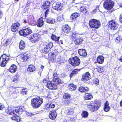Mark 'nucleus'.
Segmentation results:
<instances>
[{
    "mask_svg": "<svg viewBox=\"0 0 122 122\" xmlns=\"http://www.w3.org/2000/svg\"><path fill=\"white\" fill-rule=\"evenodd\" d=\"M93 96L91 94L89 93H86L85 96V99L86 100H89L92 98Z\"/></svg>",
    "mask_w": 122,
    "mask_h": 122,
    "instance_id": "2f4dec72",
    "label": "nucleus"
},
{
    "mask_svg": "<svg viewBox=\"0 0 122 122\" xmlns=\"http://www.w3.org/2000/svg\"><path fill=\"white\" fill-rule=\"evenodd\" d=\"M7 61H4L2 58H0V66L4 67Z\"/></svg>",
    "mask_w": 122,
    "mask_h": 122,
    "instance_id": "f704fd0d",
    "label": "nucleus"
},
{
    "mask_svg": "<svg viewBox=\"0 0 122 122\" xmlns=\"http://www.w3.org/2000/svg\"><path fill=\"white\" fill-rule=\"evenodd\" d=\"M23 109L22 108H19V109H15L16 114L18 113L19 114H21L23 112Z\"/></svg>",
    "mask_w": 122,
    "mask_h": 122,
    "instance_id": "58836bf2",
    "label": "nucleus"
},
{
    "mask_svg": "<svg viewBox=\"0 0 122 122\" xmlns=\"http://www.w3.org/2000/svg\"><path fill=\"white\" fill-rule=\"evenodd\" d=\"M23 22L24 23L26 24L28 23L29 25H34L36 24L35 23H32V21L30 22L29 19H24L23 20Z\"/></svg>",
    "mask_w": 122,
    "mask_h": 122,
    "instance_id": "c85d7f7f",
    "label": "nucleus"
},
{
    "mask_svg": "<svg viewBox=\"0 0 122 122\" xmlns=\"http://www.w3.org/2000/svg\"><path fill=\"white\" fill-rule=\"evenodd\" d=\"M80 16V15L77 13H75L72 14L70 16V19L73 21H75L76 18Z\"/></svg>",
    "mask_w": 122,
    "mask_h": 122,
    "instance_id": "4be33fe9",
    "label": "nucleus"
},
{
    "mask_svg": "<svg viewBox=\"0 0 122 122\" xmlns=\"http://www.w3.org/2000/svg\"><path fill=\"white\" fill-rule=\"evenodd\" d=\"M91 78V75L88 72H87L83 74L82 76L81 80L84 81H86Z\"/></svg>",
    "mask_w": 122,
    "mask_h": 122,
    "instance_id": "9d476101",
    "label": "nucleus"
},
{
    "mask_svg": "<svg viewBox=\"0 0 122 122\" xmlns=\"http://www.w3.org/2000/svg\"><path fill=\"white\" fill-rule=\"evenodd\" d=\"M53 80V81L57 82L58 84H61L62 83L61 80L58 77H55Z\"/></svg>",
    "mask_w": 122,
    "mask_h": 122,
    "instance_id": "72a5a7b5",
    "label": "nucleus"
},
{
    "mask_svg": "<svg viewBox=\"0 0 122 122\" xmlns=\"http://www.w3.org/2000/svg\"><path fill=\"white\" fill-rule=\"evenodd\" d=\"M109 103L107 101L105 103L104 105V110L106 112H108L109 111L110 109V107L109 106Z\"/></svg>",
    "mask_w": 122,
    "mask_h": 122,
    "instance_id": "aec40b11",
    "label": "nucleus"
},
{
    "mask_svg": "<svg viewBox=\"0 0 122 122\" xmlns=\"http://www.w3.org/2000/svg\"><path fill=\"white\" fill-rule=\"evenodd\" d=\"M69 61V63L74 66H77L80 63V59L77 56L70 59Z\"/></svg>",
    "mask_w": 122,
    "mask_h": 122,
    "instance_id": "20e7f679",
    "label": "nucleus"
},
{
    "mask_svg": "<svg viewBox=\"0 0 122 122\" xmlns=\"http://www.w3.org/2000/svg\"><path fill=\"white\" fill-rule=\"evenodd\" d=\"M120 22L122 23V14H121L120 16Z\"/></svg>",
    "mask_w": 122,
    "mask_h": 122,
    "instance_id": "0e129e2a",
    "label": "nucleus"
},
{
    "mask_svg": "<svg viewBox=\"0 0 122 122\" xmlns=\"http://www.w3.org/2000/svg\"><path fill=\"white\" fill-rule=\"evenodd\" d=\"M63 19V18L62 15L59 16L57 18V20L59 21H61Z\"/></svg>",
    "mask_w": 122,
    "mask_h": 122,
    "instance_id": "09e8293b",
    "label": "nucleus"
},
{
    "mask_svg": "<svg viewBox=\"0 0 122 122\" xmlns=\"http://www.w3.org/2000/svg\"><path fill=\"white\" fill-rule=\"evenodd\" d=\"M50 5V2L46 1L42 5V9L46 10V9L48 8Z\"/></svg>",
    "mask_w": 122,
    "mask_h": 122,
    "instance_id": "b1692460",
    "label": "nucleus"
},
{
    "mask_svg": "<svg viewBox=\"0 0 122 122\" xmlns=\"http://www.w3.org/2000/svg\"><path fill=\"white\" fill-rule=\"evenodd\" d=\"M87 107L90 111L93 112L97 110L100 106L101 104L98 102H94L87 105Z\"/></svg>",
    "mask_w": 122,
    "mask_h": 122,
    "instance_id": "f03ea898",
    "label": "nucleus"
},
{
    "mask_svg": "<svg viewBox=\"0 0 122 122\" xmlns=\"http://www.w3.org/2000/svg\"><path fill=\"white\" fill-rule=\"evenodd\" d=\"M43 102V100L40 97H36L31 100V105L34 108H37L40 107Z\"/></svg>",
    "mask_w": 122,
    "mask_h": 122,
    "instance_id": "f257e3e1",
    "label": "nucleus"
},
{
    "mask_svg": "<svg viewBox=\"0 0 122 122\" xmlns=\"http://www.w3.org/2000/svg\"><path fill=\"white\" fill-rule=\"evenodd\" d=\"M80 9L81 12L84 14L86 13V10L85 6H83L80 7Z\"/></svg>",
    "mask_w": 122,
    "mask_h": 122,
    "instance_id": "ea45409f",
    "label": "nucleus"
},
{
    "mask_svg": "<svg viewBox=\"0 0 122 122\" xmlns=\"http://www.w3.org/2000/svg\"><path fill=\"white\" fill-rule=\"evenodd\" d=\"M9 43V39H7L5 42V43L4 44V45L5 46H6Z\"/></svg>",
    "mask_w": 122,
    "mask_h": 122,
    "instance_id": "4d7b16f0",
    "label": "nucleus"
},
{
    "mask_svg": "<svg viewBox=\"0 0 122 122\" xmlns=\"http://www.w3.org/2000/svg\"><path fill=\"white\" fill-rule=\"evenodd\" d=\"M26 114L27 115L30 116H32L34 115L33 114L30 112H27V113Z\"/></svg>",
    "mask_w": 122,
    "mask_h": 122,
    "instance_id": "6e6d98bb",
    "label": "nucleus"
},
{
    "mask_svg": "<svg viewBox=\"0 0 122 122\" xmlns=\"http://www.w3.org/2000/svg\"><path fill=\"white\" fill-rule=\"evenodd\" d=\"M77 88V86L71 83L69 84L68 86L69 90L71 91L75 90Z\"/></svg>",
    "mask_w": 122,
    "mask_h": 122,
    "instance_id": "393cba45",
    "label": "nucleus"
},
{
    "mask_svg": "<svg viewBox=\"0 0 122 122\" xmlns=\"http://www.w3.org/2000/svg\"><path fill=\"white\" fill-rule=\"evenodd\" d=\"M78 53L80 55L83 56H86L87 55L86 51L83 49H80L78 50Z\"/></svg>",
    "mask_w": 122,
    "mask_h": 122,
    "instance_id": "6ab92c4d",
    "label": "nucleus"
},
{
    "mask_svg": "<svg viewBox=\"0 0 122 122\" xmlns=\"http://www.w3.org/2000/svg\"><path fill=\"white\" fill-rule=\"evenodd\" d=\"M46 21L47 23L53 24L55 23V20L54 19L48 17L46 19Z\"/></svg>",
    "mask_w": 122,
    "mask_h": 122,
    "instance_id": "cd10ccee",
    "label": "nucleus"
},
{
    "mask_svg": "<svg viewBox=\"0 0 122 122\" xmlns=\"http://www.w3.org/2000/svg\"><path fill=\"white\" fill-rule=\"evenodd\" d=\"M34 19V16L32 15H29L28 17V19L29 20L30 22L32 21V23L33 22V20Z\"/></svg>",
    "mask_w": 122,
    "mask_h": 122,
    "instance_id": "a18cd8bd",
    "label": "nucleus"
},
{
    "mask_svg": "<svg viewBox=\"0 0 122 122\" xmlns=\"http://www.w3.org/2000/svg\"><path fill=\"white\" fill-rule=\"evenodd\" d=\"M90 26L91 28L97 29L101 26V24L99 20L95 19H92L89 22Z\"/></svg>",
    "mask_w": 122,
    "mask_h": 122,
    "instance_id": "7ed1b4c3",
    "label": "nucleus"
},
{
    "mask_svg": "<svg viewBox=\"0 0 122 122\" xmlns=\"http://www.w3.org/2000/svg\"><path fill=\"white\" fill-rule=\"evenodd\" d=\"M114 5V2L112 0H107L104 2L103 6L105 9L109 10L113 8Z\"/></svg>",
    "mask_w": 122,
    "mask_h": 122,
    "instance_id": "39448f33",
    "label": "nucleus"
},
{
    "mask_svg": "<svg viewBox=\"0 0 122 122\" xmlns=\"http://www.w3.org/2000/svg\"><path fill=\"white\" fill-rule=\"evenodd\" d=\"M50 61L53 62H55L56 61V57L57 56V54L56 53L52 52L51 54Z\"/></svg>",
    "mask_w": 122,
    "mask_h": 122,
    "instance_id": "dca6fc26",
    "label": "nucleus"
},
{
    "mask_svg": "<svg viewBox=\"0 0 122 122\" xmlns=\"http://www.w3.org/2000/svg\"><path fill=\"white\" fill-rule=\"evenodd\" d=\"M53 79H54L55 77H58L57 76H56L57 74L56 73H54L53 74Z\"/></svg>",
    "mask_w": 122,
    "mask_h": 122,
    "instance_id": "69168bd1",
    "label": "nucleus"
},
{
    "mask_svg": "<svg viewBox=\"0 0 122 122\" xmlns=\"http://www.w3.org/2000/svg\"><path fill=\"white\" fill-rule=\"evenodd\" d=\"M4 107V106L2 104L0 103V110H2Z\"/></svg>",
    "mask_w": 122,
    "mask_h": 122,
    "instance_id": "864d4df0",
    "label": "nucleus"
},
{
    "mask_svg": "<svg viewBox=\"0 0 122 122\" xmlns=\"http://www.w3.org/2000/svg\"><path fill=\"white\" fill-rule=\"evenodd\" d=\"M27 91V89L26 88H25L24 89H22L20 91V92L22 95H24L26 94V92Z\"/></svg>",
    "mask_w": 122,
    "mask_h": 122,
    "instance_id": "37998d69",
    "label": "nucleus"
},
{
    "mask_svg": "<svg viewBox=\"0 0 122 122\" xmlns=\"http://www.w3.org/2000/svg\"><path fill=\"white\" fill-rule=\"evenodd\" d=\"M63 97L65 99L69 98L71 97V95L68 93H65L63 94Z\"/></svg>",
    "mask_w": 122,
    "mask_h": 122,
    "instance_id": "a19ab883",
    "label": "nucleus"
},
{
    "mask_svg": "<svg viewBox=\"0 0 122 122\" xmlns=\"http://www.w3.org/2000/svg\"><path fill=\"white\" fill-rule=\"evenodd\" d=\"M49 107L50 108H53L55 107V105L54 104L51 103L49 105Z\"/></svg>",
    "mask_w": 122,
    "mask_h": 122,
    "instance_id": "13d9d810",
    "label": "nucleus"
},
{
    "mask_svg": "<svg viewBox=\"0 0 122 122\" xmlns=\"http://www.w3.org/2000/svg\"><path fill=\"white\" fill-rule=\"evenodd\" d=\"M46 86L48 88L51 89H55L57 88V86L55 84L53 83L51 81L47 82Z\"/></svg>",
    "mask_w": 122,
    "mask_h": 122,
    "instance_id": "9b49d317",
    "label": "nucleus"
},
{
    "mask_svg": "<svg viewBox=\"0 0 122 122\" xmlns=\"http://www.w3.org/2000/svg\"><path fill=\"white\" fill-rule=\"evenodd\" d=\"M83 38H82L79 37L76 38L74 40V42L76 45H79L83 41Z\"/></svg>",
    "mask_w": 122,
    "mask_h": 122,
    "instance_id": "a211bd4d",
    "label": "nucleus"
},
{
    "mask_svg": "<svg viewBox=\"0 0 122 122\" xmlns=\"http://www.w3.org/2000/svg\"><path fill=\"white\" fill-rule=\"evenodd\" d=\"M121 40L120 38L119 37H117L115 39V41H120V40Z\"/></svg>",
    "mask_w": 122,
    "mask_h": 122,
    "instance_id": "680f3d73",
    "label": "nucleus"
},
{
    "mask_svg": "<svg viewBox=\"0 0 122 122\" xmlns=\"http://www.w3.org/2000/svg\"><path fill=\"white\" fill-rule=\"evenodd\" d=\"M49 50H50L46 46L43 49L42 52L44 53H46L49 51Z\"/></svg>",
    "mask_w": 122,
    "mask_h": 122,
    "instance_id": "c03bdc74",
    "label": "nucleus"
},
{
    "mask_svg": "<svg viewBox=\"0 0 122 122\" xmlns=\"http://www.w3.org/2000/svg\"><path fill=\"white\" fill-rule=\"evenodd\" d=\"M64 102L65 104H68L69 103V101L67 100H65Z\"/></svg>",
    "mask_w": 122,
    "mask_h": 122,
    "instance_id": "052dcab7",
    "label": "nucleus"
},
{
    "mask_svg": "<svg viewBox=\"0 0 122 122\" xmlns=\"http://www.w3.org/2000/svg\"><path fill=\"white\" fill-rule=\"evenodd\" d=\"M62 31L64 32V34H66L67 33H71L70 31L71 28L67 25H64L62 28Z\"/></svg>",
    "mask_w": 122,
    "mask_h": 122,
    "instance_id": "4468645a",
    "label": "nucleus"
},
{
    "mask_svg": "<svg viewBox=\"0 0 122 122\" xmlns=\"http://www.w3.org/2000/svg\"><path fill=\"white\" fill-rule=\"evenodd\" d=\"M99 81L97 79H95L94 80V82L95 84L98 85L99 83Z\"/></svg>",
    "mask_w": 122,
    "mask_h": 122,
    "instance_id": "8fccbe9b",
    "label": "nucleus"
},
{
    "mask_svg": "<svg viewBox=\"0 0 122 122\" xmlns=\"http://www.w3.org/2000/svg\"><path fill=\"white\" fill-rule=\"evenodd\" d=\"M72 37H71V38H72V39H73V40H75L76 38V35L75 34H74V33H73L72 34Z\"/></svg>",
    "mask_w": 122,
    "mask_h": 122,
    "instance_id": "603ef678",
    "label": "nucleus"
},
{
    "mask_svg": "<svg viewBox=\"0 0 122 122\" xmlns=\"http://www.w3.org/2000/svg\"><path fill=\"white\" fill-rule=\"evenodd\" d=\"M6 112L8 114L10 115L14 116L17 115V114H16L15 109L14 110L11 109L10 108H8L6 110Z\"/></svg>",
    "mask_w": 122,
    "mask_h": 122,
    "instance_id": "2eb2a0df",
    "label": "nucleus"
},
{
    "mask_svg": "<svg viewBox=\"0 0 122 122\" xmlns=\"http://www.w3.org/2000/svg\"><path fill=\"white\" fill-rule=\"evenodd\" d=\"M17 69V66L13 64L11 65L10 67L9 71L12 73H15Z\"/></svg>",
    "mask_w": 122,
    "mask_h": 122,
    "instance_id": "f3484780",
    "label": "nucleus"
},
{
    "mask_svg": "<svg viewBox=\"0 0 122 122\" xmlns=\"http://www.w3.org/2000/svg\"><path fill=\"white\" fill-rule=\"evenodd\" d=\"M119 60L121 61L122 62V56L120 58Z\"/></svg>",
    "mask_w": 122,
    "mask_h": 122,
    "instance_id": "774afa93",
    "label": "nucleus"
},
{
    "mask_svg": "<svg viewBox=\"0 0 122 122\" xmlns=\"http://www.w3.org/2000/svg\"><path fill=\"white\" fill-rule=\"evenodd\" d=\"M25 45L24 42L22 41H21L19 44V48L21 50L25 48Z\"/></svg>",
    "mask_w": 122,
    "mask_h": 122,
    "instance_id": "c756f323",
    "label": "nucleus"
},
{
    "mask_svg": "<svg viewBox=\"0 0 122 122\" xmlns=\"http://www.w3.org/2000/svg\"><path fill=\"white\" fill-rule=\"evenodd\" d=\"M79 90L81 92H86L89 90V89L87 87L81 86L79 88Z\"/></svg>",
    "mask_w": 122,
    "mask_h": 122,
    "instance_id": "a878e982",
    "label": "nucleus"
},
{
    "mask_svg": "<svg viewBox=\"0 0 122 122\" xmlns=\"http://www.w3.org/2000/svg\"><path fill=\"white\" fill-rule=\"evenodd\" d=\"M32 33L31 29L28 28H25L20 31L19 33L21 36H25L30 34Z\"/></svg>",
    "mask_w": 122,
    "mask_h": 122,
    "instance_id": "423d86ee",
    "label": "nucleus"
},
{
    "mask_svg": "<svg viewBox=\"0 0 122 122\" xmlns=\"http://www.w3.org/2000/svg\"><path fill=\"white\" fill-rule=\"evenodd\" d=\"M104 58L102 56H99L97 58V61L98 63L102 64L104 62Z\"/></svg>",
    "mask_w": 122,
    "mask_h": 122,
    "instance_id": "5701e85b",
    "label": "nucleus"
},
{
    "mask_svg": "<svg viewBox=\"0 0 122 122\" xmlns=\"http://www.w3.org/2000/svg\"><path fill=\"white\" fill-rule=\"evenodd\" d=\"M80 71V69H76L72 71V73L70 75V77H71L73 75L76 74L78 73Z\"/></svg>",
    "mask_w": 122,
    "mask_h": 122,
    "instance_id": "c9c22d12",
    "label": "nucleus"
},
{
    "mask_svg": "<svg viewBox=\"0 0 122 122\" xmlns=\"http://www.w3.org/2000/svg\"><path fill=\"white\" fill-rule=\"evenodd\" d=\"M96 11L97 10L96 9H95L92 11V14H94L96 12Z\"/></svg>",
    "mask_w": 122,
    "mask_h": 122,
    "instance_id": "338daca9",
    "label": "nucleus"
},
{
    "mask_svg": "<svg viewBox=\"0 0 122 122\" xmlns=\"http://www.w3.org/2000/svg\"><path fill=\"white\" fill-rule=\"evenodd\" d=\"M49 10V9H47L46 10V11L45 12V18H46V15L48 14V11Z\"/></svg>",
    "mask_w": 122,
    "mask_h": 122,
    "instance_id": "e2e57ef3",
    "label": "nucleus"
},
{
    "mask_svg": "<svg viewBox=\"0 0 122 122\" xmlns=\"http://www.w3.org/2000/svg\"><path fill=\"white\" fill-rule=\"evenodd\" d=\"M43 18H40L38 21L37 26L38 27H41L43 25L44 21H43Z\"/></svg>",
    "mask_w": 122,
    "mask_h": 122,
    "instance_id": "bb28decb",
    "label": "nucleus"
},
{
    "mask_svg": "<svg viewBox=\"0 0 122 122\" xmlns=\"http://www.w3.org/2000/svg\"><path fill=\"white\" fill-rule=\"evenodd\" d=\"M108 24L109 28L113 30L117 29L118 26L117 23L114 20L110 21Z\"/></svg>",
    "mask_w": 122,
    "mask_h": 122,
    "instance_id": "0eeeda50",
    "label": "nucleus"
},
{
    "mask_svg": "<svg viewBox=\"0 0 122 122\" xmlns=\"http://www.w3.org/2000/svg\"><path fill=\"white\" fill-rule=\"evenodd\" d=\"M98 71L99 72L101 73L103 72V68L102 67H99L98 69Z\"/></svg>",
    "mask_w": 122,
    "mask_h": 122,
    "instance_id": "3c124183",
    "label": "nucleus"
},
{
    "mask_svg": "<svg viewBox=\"0 0 122 122\" xmlns=\"http://www.w3.org/2000/svg\"><path fill=\"white\" fill-rule=\"evenodd\" d=\"M2 58L3 60L4 61H7L9 59V57L5 54H3L0 57V58Z\"/></svg>",
    "mask_w": 122,
    "mask_h": 122,
    "instance_id": "473e14b6",
    "label": "nucleus"
},
{
    "mask_svg": "<svg viewBox=\"0 0 122 122\" xmlns=\"http://www.w3.org/2000/svg\"><path fill=\"white\" fill-rule=\"evenodd\" d=\"M53 45V44L51 42L49 43H46V46L48 48L49 50L51 48Z\"/></svg>",
    "mask_w": 122,
    "mask_h": 122,
    "instance_id": "79ce46f5",
    "label": "nucleus"
},
{
    "mask_svg": "<svg viewBox=\"0 0 122 122\" xmlns=\"http://www.w3.org/2000/svg\"><path fill=\"white\" fill-rule=\"evenodd\" d=\"M53 6V9L58 11H61L63 7V5L60 2L54 3Z\"/></svg>",
    "mask_w": 122,
    "mask_h": 122,
    "instance_id": "6e6552de",
    "label": "nucleus"
},
{
    "mask_svg": "<svg viewBox=\"0 0 122 122\" xmlns=\"http://www.w3.org/2000/svg\"><path fill=\"white\" fill-rule=\"evenodd\" d=\"M88 115V112L86 111H83L82 112V113L81 114V116L82 117H87Z\"/></svg>",
    "mask_w": 122,
    "mask_h": 122,
    "instance_id": "4c0bfd02",
    "label": "nucleus"
},
{
    "mask_svg": "<svg viewBox=\"0 0 122 122\" xmlns=\"http://www.w3.org/2000/svg\"><path fill=\"white\" fill-rule=\"evenodd\" d=\"M18 76L17 75L14 76L13 78V82L15 83L17 82L18 80Z\"/></svg>",
    "mask_w": 122,
    "mask_h": 122,
    "instance_id": "de8ad7c7",
    "label": "nucleus"
},
{
    "mask_svg": "<svg viewBox=\"0 0 122 122\" xmlns=\"http://www.w3.org/2000/svg\"><path fill=\"white\" fill-rule=\"evenodd\" d=\"M57 113L56 111L53 110L50 112L49 117L50 118L52 119H55L56 117Z\"/></svg>",
    "mask_w": 122,
    "mask_h": 122,
    "instance_id": "ddd939ff",
    "label": "nucleus"
},
{
    "mask_svg": "<svg viewBox=\"0 0 122 122\" xmlns=\"http://www.w3.org/2000/svg\"><path fill=\"white\" fill-rule=\"evenodd\" d=\"M51 39L55 41H58L60 38L59 37H58L54 35H52L51 36Z\"/></svg>",
    "mask_w": 122,
    "mask_h": 122,
    "instance_id": "e433bc0d",
    "label": "nucleus"
},
{
    "mask_svg": "<svg viewBox=\"0 0 122 122\" xmlns=\"http://www.w3.org/2000/svg\"><path fill=\"white\" fill-rule=\"evenodd\" d=\"M27 70L30 72H33L35 70V68L33 65H30L29 66Z\"/></svg>",
    "mask_w": 122,
    "mask_h": 122,
    "instance_id": "7c9ffc66",
    "label": "nucleus"
},
{
    "mask_svg": "<svg viewBox=\"0 0 122 122\" xmlns=\"http://www.w3.org/2000/svg\"><path fill=\"white\" fill-rule=\"evenodd\" d=\"M11 119L12 120H15L17 121H18V119H17L16 117L15 116H14L11 117Z\"/></svg>",
    "mask_w": 122,
    "mask_h": 122,
    "instance_id": "bf43d9fd",
    "label": "nucleus"
},
{
    "mask_svg": "<svg viewBox=\"0 0 122 122\" xmlns=\"http://www.w3.org/2000/svg\"><path fill=\"white\" fill-rule=\"evenodd\" d=\"M49 80L48 78H45L43 80V82L44 83H46L47 82H48V81Z\"/></svg>",
    "mask_w": 122,
    "mask_h": 122,
    "instance_id": "5fc2aeb1",
    "label": "nucleus"
},
{
    "mask_svg": "<svg viewBox=\"0 0 122 122\" xmlns=\"http://www.w3.org/2000/svg\"><path fill=\"white\" fill-rule=\"evenodd\" d=\"M31 40L32 43H34L39 41V38L37 35L36 34H34L32 36L31 38Z\"/></svg>",
    "mask_w": 122,
    "mask_h": 122,
    "instance_id": "412c9836",
    "label": "nucleus"
},
{
    "mask_svg": "<svg viewBox=\"0 0 122 122\" xmlns=\"http://www.w3.org/2000/svg\"><path fill=\"white\" fill-rule=\"evenodd\" d=\"M29 55L26 53H24L21 55L20 57V61L21 62H25L29 58Z\"/></svg>",
    "mask_w": 122,
    "mask_h": 122,
    "instance_id": "f8f14e48",
    "label": "nucleus"
},
{
    "mask_svg": "<svg viewBox=\"0 0 122 122\" xmlns=\"http://www.w3.org/2000/svg\"><path fill=\"white\" fill-rule=\"evenodd\" d=\"M74 112L73 110V109L70 108L68 109L67 112V114L68 115H71Z\"/></svg>",
    "mask_w": 122,
    "mask_h": 122,
    "instance_id": "49530a36",
    "label": "nucleus"
},
{
    "mask_svg": "<svg viewBox=\"0 0 122 122\" xmlns=\"http://www.w3.org/2000/svg\"><path fill=\"white\" fill-rule=\"evenodd\" d=\"M20 26V24L17 22L12 24L11 26V30L14 32H15L17 31Z\"/></svg>",
    "mask_w": 122,
    "mask_h": 122,
    "instance_id": "1a4fd4ad",
    "label": "nucleus"
}]
</instances>
